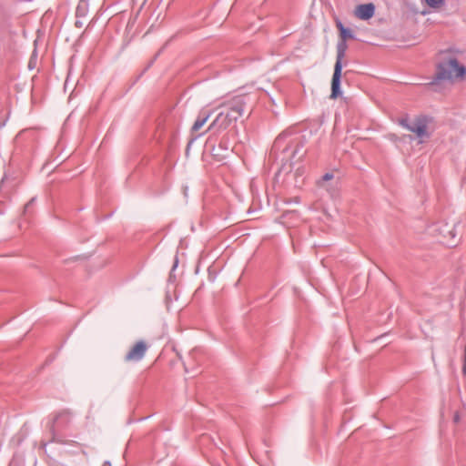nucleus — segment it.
<instances>
[{
	"mask_svg": "<svg viewBox=\"0 0 466 466\" xmlns=\"http://www.w3.org/2000/svg\"><path fill=\"white\" fill-rule=\"evenodd\" d=\"M425 2L432 8H439L444 4L445 0H425Z\"/></svg>",
	"mask_w": 466,
	"mask_h": 466,
	"instance_id": "9b49d317",
	"label": "nucleus"
},
{
	"mask_svg": "<svg viewBox=\"0 0 466 466\" xmlns=\"http://www.w3.org/2000/svg\"><path fill=\"white\" fill-rule=\"evenodd\" d=\"M246 104V97L243 96H236L223 104L224 110L216 116L208 130L216 129L219 131L228 128L243 116Z\"/></svg>",
	"mask_w": 466,
	"mask_h": 466,
	"instance_id": "f257e3e1",
	"label": "nucleus"
},
{
	"mask_svg": "<svg viewBox=\"0 0 466 466\" xmlns=\"http://www.w3.org/2000/svg\"><path fill=\"white\" fill-rule=\"evenodd\" d=\"M211 115L212 112H201L192 126V131H198L207 123Z\"/></svg>",
	"mask_w": 466,
	"mask_h": 466,
	"instance_id": "6e6552de",
	"label": "nucleus"
},
{
	"mask_svg": "<svg viewBox=\"0 0 466 466\" xmlns=\"http://www.w3.org/2000/svg\"><path fill=\"white\" fill-rule=\"evenodd\" d=\"M90 0H80L76 6V14L78 17H85L89 11Z\"/></svg>",
	"mask_w": 466,
	"mask_h": 466,
	"instance_id": "1a4fd4ad",
	"label": "nucleus"
},
{
	"mask_svg": "<svg viewBox=\"0 0 466 466\" xmlns=\"http://www.w3.org/2000/svg\"><path fill=\"white\" fill-rule=\"evenodd\" d=\"M336 26L339 31V36L341 40L347 41V39L353 38L351 31L342 25L340 21L336 23Z\"/></svg>",
	"mask_w": 466,
	"mask_h": 466,
	"instance_id": "9d476101",
	"label": "nucleus"
},
{
	"mask_svg": "<svg viewBox=\"0 0 466 466\" xmlns=\"http://www.w3.org/2000/svg\"><path fill=\"white\" fill-rule=\"evenodd\" d=\"M333 177L332 174L327 173L323 176L324 180H330Z\"/></svg>",
	"mask_w": 466,
	"mask_h": 466,
	"instance_id": "f8f14e48",
	"label": "nucleus"
},
{
	"mask_svg": "<svg viewBox=\"0 0 466 466\" xmlns=\"http://www.w3.org/2000/svg\"><path fill=\"white\" fill-rule=\"evenodd\" d=\"M72 419V412L69 410H60L55 418V422L57 426L67 424Z\"/></svg>",
	"mask_w": 466,
	"mask_h": 466,
	"instance_id": "0eeeda50",
	"label": "nucleus"
},
{
	"mask_svg": "<svg viewBox=\"0 0 466 466\" xmlns=\"http://www.w3.org/2000/svg\"><path fill=\"white\" fill-rule=\"evenodd\" d=\"M399 124L420 138L429 137L428 122L425 117H417L412 122L409 121L408 118H401L399 120Z\"/></svg>",
	"mask_w": 466,
	"mask_h": 466,
	"instance_id": "20e7f679",
	"label": "nucleus"
},
{
	"mask_svg": "<svg viewBox=\"0 0 466 466\" xmlns=\"http://www.w3.org/2000/svg\"><path fill=\"white\" fill-rule=\"evenodd\" d=\"M348 46L346 41L339 40L337 44L336 49H337V56H336V63L334 65V72L331 79V93H330V98L336 99L337 97L341 96L340 91V78H341V72H342V61L346 56Z\"/></svg>",
	"mask_w": 466,
	"mask_h": 466,
	"instance_id": "f03ea898",
	"label": "nucleus"
},
{
	"mask_svg": "<svg viewBox=\"0 0 466 466\" xmlns=\"http://www.w3.org/2000/svg\"><path fill=\"white\" fill-rule=\"evenodd\" d=\"M148 349L147 344L144 340L136 342L125 356L127 362H137L141 360Z\"/></svg>",
	"mask_w": 466,
	"mask_h": 466,
	"instance_id": "39448f33",
	"label": "nucleus"
},
{
	"mask_svg": "<svg viewBox=\"0 0 466 466\" xmlns=\"http://www.w3.org/2000/svg\"><path fill=\"white\" fill-rule=\"evenodd\" d=\"M466 75V67L460 65L457 58L450 56L441 61L438 66L439 79H462Z\"/></svg>",
	"mask_w": 466,
	"mask_h": 466,
	"instance_id": "7ed1b4c3",
	"label": "nucleus"
},
{
	"mask_svg": "<svg viewBox=\"0 0 466 466\" xmlns=\"http://www.w3.org/2000/svg\"><path fill=\"white\" fill-rule=\"evenodd\" d=\"M375 13V5L372 3L360 5L355 9V15L361 20L370 19Z\"/></svg>",
	"mask_w": 466,
	"mask_h": 466,
	"instance_id": "423d86ee",
	"label": "nucleus"
}]
</instances>
